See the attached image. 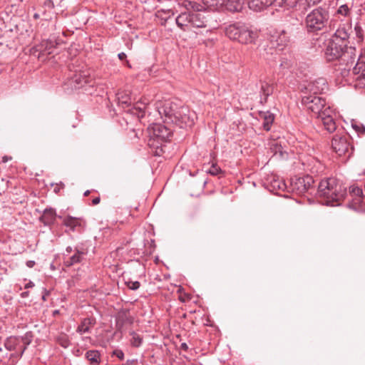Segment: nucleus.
Here are the masks:
<instances>
[{"label":"nucleus","instance_id":"393cba45","mask_svg":"<svg viewBox=\"0 0 365 365\" xmlns=\"http://www.w3.org/2000/svg\"><path fill=\"white\" fill-rule=\"evenodd\" d=\"M147 103L138 101L130 110L131 114L136 115L138 118H143L145 114Z\"/></svg>","mask_w":365,"mask_h":365},{"label":"nucleus","instance_id":"cd10ccee","mask_svg":"<svg viewBox=\"0 0 365 365\" xmlns=\"http://www.w3.org/2000/svg\"><path fill=\"white\" fill-rule=\"evenodd\" d=\"M86 358L91 365H98L101 363V354L98 350H89L86 353Z\"/></svg>","mask_w":365,"mask_h":365},{"label":"nucleus","instance_id":"9b49d317","mask_svg":"<svg viewBox=\"0 0 365 365\" xmlns=\"http://www.w3.org/2000/svg\"><path fill=\"white\" fill-rule=\"evenodd\" d=\"M150 141L153 140L158 143L167 142L173 135V130L161 123H153L148 128Z\"/></svg>","mask_w":365,"mask_h":365},{"label":"nucleus","instance_id":"58836bf2","mask_svg":"<svg viewBox=\"0 0 365 365\" xmlns=\"http://www.w3.org/2000/svg\"><path fill=\"white\" fill-rule=\"evenodd\" d=\"M113 356H117L120 360L124 359V353L120 349H115L112 353Z\"/></svg>","mask_w":365,"mask_h":365},{"label":"nucleus","instance_id":"f03ea898","mask_svg":"<svg viewBox=\"0 0 365 365\" xmlns=\"http://www.w3.org/2000/svg\"><path fill=\"white\" fill-rule=\"evenodd\" d=\"M302 103L307 110L316 115L322 123L324 129L329 133L336 130V113L330 106L327 104L325 99L318 96L303 95Z\"/></svg>","mask_w":365,"mask_h":365},{"label":"nucleus","instance_id":"1a4fd4ad","mask_svg":"<svg viewBox=\"0 0 365 365\" xmlns=\"http://www.w3.org/2000/svg\"><path fill=\"white\" fill-rule=\"evenodd\" d=\"M329 27L335 30L331 38L348 45L349 39L352 33V24L349 19H339L338 16L330 21Z\"/></svg>","mask_w":365,"mask_h":365},{"label":"nucleus","instance_id":"ddd939ff","mask_svg":"<svg viewBox=\"0 0 365 365\" xmlns=\"http://www.w3.org/2000/svg\"><path fill=\"white\" fill-rule=\"evenodd\" d=\"M92 81L88 71H76L70 78L68 83L73 89H79L83 88L86 84L91 83Z\"/></svg>","mask_w":365,"mask_h":365},{"label":"nucleus","instance_id":"49530a36","mask_svg":"<svg viewBox=\"0 0 365 365\" xmlns=\"http://www.w3.org/2000/svg\"><path fill=\"white\" fill-rule=\"evenodd\" d=\"M100 200H101L100 197H95L92 200V203H93V205H98L100 202Z\"/></svg>","mask_w":365,"mask_h":365},{"label":"nucleus","instance_id":"b1692460","mask_svg":"<svg viewBox=\"0 0 365 365\" xmlns=\"http://www.w3.org/2000/svg\"><path fill=\"white\" fill-rule=\"evenodd\" d=\"M259 117L263 120L262 126L267 131L269 130L274 122V116L269 111L259 112Z\"/></svg>","mask_w":365,"mask_h":365},{"label":"nucleus","instance_id":"20e7f679","mask_svg":"<svg viewBox=\"0 0 365 365\" xmlns=\"http://www.w3.org/2000/svg\"><path fill=\"white\" fill-rule=\"evenodd\" d=\"M317 195L323 204L338 205L346 195V187L335 178H326L319 183Z\"/></svg>","mask_w":365,"mask_h":365},{"label":"nucleus","instance_id":"f3484780","mask_svg":"<svg viewBox=\"0 0 365 365\" xmlns=\"http://www.w3.org/2000/svg\"><path fill=\"white\" fill-rule=\"evenodd\" d=\"M96 319L93 317H86L81 320L78 326L76 331L81 334L90 333L92 327L96 324Z\"/></svg>","mask_w":365,"mask_h":365},{"label":"nucleus","instance_id":"8fccbe9b","mask_svg":"<svg viewBox=\"0 0 365 365\" xmlns=\"http://www.w3.org/2000/svg\"><path fill=\"white\" fill-rule=\"evenodd\" d=\"M11 160V157H9L7 155H5L2 158V162L3 163H6L8 162L9 160Z\"/></svg>","mask_w":365,"mask_h":365},{"label":"nucleus","instance_id":"4468645a","mask_svg":"<svg viewBox=\"0 0 365 365\" xmlns=\"http://www.w3.org/2000/svg\"><path fill=\"white\" fill-rule=\"evenodd\" d=\"M327 88V81L323 78H319L314 81L309 82L302 88L303 95L317 96L322 93Z\"/></svg>","mask_w":365,"mask_h":365},{"label":"nucleus","instance_id":"603ef678","mask_svg":"<svg viewBox=\"0 0 365 365\" xmlns=\"http://www.w3.org/2000/svg\"><path fill=\"white\" fill-rule=\"evenodd\" d=\"M29 292H22V293L21 294V297L22 298H26V297H27L29 296Z\"/></svg>","mask_w":365,"mask_h":365},{"label":"nucleus","instance_id":"2f4dec72","mask_svg":"<svg viewBox=\"0 0 365 365\" xmlns=\"http://www.w3.org/2000/svg\"><path fill=\"white\" fill-rule=\"evenodd\" d=\"M16 352L12 353L9 355L7 365H15L18 360L21 359L23 356V354H21V351H15Z\"/></svg>","mask_w":365,"mask_h":365},{"label":"nucleus","instance_id":"9d476101","mask_svg":"<svg viewBox=\"0 0 365 365\" xmlns=\"http://www.w3.org/2000/svg\"><path fill=\"white\" fill-rule=\"evenodd\" d=\"M314 180L312 176L307 175L303 177H296L292 179L290 184V189L297 195H304L306 192L312 193Z\"/></svg>","mask_w":365,"mask_h":365},{"label":"nucleus","instance_id":"412c9836","mask_svg":"<svg viewBox=\"0 0 365 365\" xmlns=\"http://www.w3.org/2000/svg\"><path fill=\"white\" fill-rule=\"evenodd\" d=\"M56 218V210L53 208H46L43 210V215L40 217V220L46 225H50L54 223Z\"/></svg>","mask_w":365,"mask_h":365},{"label":"nucleus","instance_id":"39448f33","mask_svg":"<svg viewBox=\"0 0 365 365\" xmlns=\"http://www.w3.org/2000/svg\"><path fill=\"white\" fill-rule=\"evenodd\" d=\"M354 51V48L352 47L348 51L346 44L331 38L326 46L324 55L328 61L340 60L346 63L345 68L349 67V64L350 67H352L356 58L355 55L352 56Z\"/></svg>","mask_w":365,"mask_h":365},{"label":"nucleus","instance_id":"f8f14e48","mask_svg":"<svg viewBox=\"0 0 365 365\" xmlns=\"http://www.w3.org/2000/svg\"><path fill=\"white\" fill-rule=\"evenodd\" d=\"M349 140V136L347 135H335L331 142L333 150L340 156L349 153V150H353V147Z\"/></svg>","mask_w":365,"mask_h":365},{"label":"nucleus","instance_id":"de8ad7c7","mask_svg":"<svg viewBox=\"0 0 365 365\" xmlns=\"http://www.w3.org/2000/svg\"><path fill=\"white\" fill-rule=\"evenodd\" d=\"M120 60H124L126 58V54L124 52H121L118 55Z\"/></svg>","mask_w":365,"mask_h":365},{"label":"nucleus","instance_id":"37998d69","mask_svg":"<svg viewBox=\"0 0 365 365\" xmlns=\"http://www.w3.org/2000/svg\"><path fill=\"white\" fill-rule=\"evenodd\" d=\"M36 262L34 260H29L26 262V264L28 267L32 268L35 265Z\"/></svg>","mask_w":365,"mask_h":365},{"label":"nucleus","instance_id":"4be33fe9","mask_svg":"<svg viewBox=\"0 0 365 365\" xmlns=\"http://www.w3.org/2000/svg\"><path fill=\"white\" fill-rule=\"evenodd\" d=\"M21 344L20 336H11L8 338L4 341V347L8 351H19V346Z\"/></svg>","mask_w":365,"mask_h":365},{"label":"nucleus","instance_id":"c756f323","mask_svg":"<svg viewBox=\"0 0 365 365\" xmlns=\"http://www.w3.org/2000/svg\"><path fill=\"white\" fill-rule=\"evenodd\" d=\"M349 14H350L349 8L347 6V4H341L339 7V9H338L336 13L334 14V17H336V16H338L339 19H346V17H347L349 15Z\"/></svg>","mask_w":365,"mask_h":365},{"label":"nucleus","instance_id":"aec40b11","mask_svg":"<svg viewBox=\"0 0 365 365\" xmlns=\"http://www.w3.org/2000/svg\"><path fill=\"white\" fill-rule=\"evenodd\" d=\"M191 15L192 12L187 10L179 14L175 19L178 26L182 30H185V27L191 24Z\"/></svg>","mask_w":365,"mask_h":365},{"label":"nucleus","instance_id":"ea45409f","mask_svg":"<svg viewBox=\"0 0 365 365\" xmlns=\"http://www.w3.org/2000/svg\"><path fill=\"white\" fill-rule=\"evenodd\" d=\"M321 1L322 0H304V1L306 3L307 9H308V7L311 6H314L315 4H319V2H321Z\"/></svg>","mask_w":365,"mask_h":365},{"label":"nucleus","instance_id":"c9c22d12","mask_svg":"<svg viewBox=\"0 0 365 365\" xmlns=\"http://www.w3.org/2000/svg\"><path fill=\"white\" fill-rule=\"evenodd\" d=\"M220 172L221 169L216 164H212V166L207 170V173L212 175H217Z\"/></svg>","mask_w":365,"mask_h":365},{"label":"nucleus","instance_id":"a211bd4d","mask_svg":"<svg viewBox=\"0 0 365 365\" xmlns=\"http://www.w3.org/2000/svg\"><path fill=\"white\" fill-rule=\"evenodd\" d=\"M282 3L287 9H294L302 13L307 11V6L304 0H282Z\"/></svg>","mask_w":365,"mask_h":365},{"label":"nucleus","instance_id":"4d7b16f0","mask_svg":"<svg viewBox=\"0 0 365 365\" xmlns=\"http://www.w3.org/2000/svg\"><path fill=\"white\" fill-rule=\"evenodd\" d=\"M58 314V310L53 311V315Z\"/></svg>","mask_w":365,"mask_h":365},{"label":"nucleus","instance_id":"a18cd8bd","mask_svg":"<svg viewBox=\"0 0 365 365\" xmlns=\"http://www.w3.org/2000/svg\"><path fill=\"white\" fill-rule=\"evenodd\" d=\"M63 186L64 185H63V184L62 182H61L60 185H57L56 187L54 188V192H59L60 189L63 188Z\"/></svg>","mask_w":365,"mask_h":365},{"label":"nucleus","instance_id":"6e6d98bb","mask_svg":"<svg viewBox=\"0 0 365 365\" xmlns=\"http://www.w3.org/2000/svg\"><path fill=\"white\" fill-rule=\"evenodd\" d=\"M89 194H90V190H86V191L83 193V195H84V196H88Z\"/></svg>","mask_w":365,"mask_h":365},{"label":"nucleus","instance_id":"c85d7f7f","mask_svg":"<svg viewBox=\"0 0 365 365\" xmlns=\"http://www.w3.org/2000/svg\"><path fill=\"white\" fill-rule=\"evenodd\" d=\"M273 92V86L269 85V83L266 82L262 83L261 85V102L263 101L264 102L267 101V98L269 96H270Z\"/></svg>","mask_w":365,"mask_h":365},{"label":"nucleus","instance_id":"0eeeda50","mask_svg":"<svg viewBox=\"0 0 365 365\" xmlns=\"http://www.w3.org/2000/svg\"><path fill=\"white\" fill-rule=\"evenodd\" d=\"M329 20L327 9L319 6L312 9L305 16L304 24L308 33L317 34L326 28Z\"/></svg>","mask_w":365,"mask_h":365},{"label":"nucleus","instance_id":"6ab92c4d","mask_svg":"<svg viewBox=\"0 0 365 365\" xmlns=\"http://www.w3.org/2000/svg\"><path fill=\"white\" fill-rule=\"evenodd\" d=\"M63 225L69 227L71 231L79 232L83 226V221L76 217L68 216L63 219Z\"/></svg>","mask_w":365,"mask_h":365},{"label":"nucleus","instance_id":"09e8293b","mask_svg":"<svg viewBox=\"0 0 365 365\" xmlns=\"http://www.w3.org/2000/svg\"><path fill=\"white\" fill-rule=\"evenodd\" d=\"M180 349L184 350V351H187L188 349V346L186 343H182L180 344Z\"/></svg>","mask_w":365,"mask_h":365},{"label":"nucleus","instance_id":"5fc2aeb1","mask_svg":"<svg viewBox=\"0 0 365 365\" xmlns=\"http://www.w3.org/2000/svg\"><path fill=\"white\" fill-rule=\"evenodd\" d=\"M71 251H72V248H71V247H68L66 248V252H67L70 253Z\"/></svg>","mask_w":365,"mask_h":365},{"label":"nucleus","instance_id":"f704fd0d","mask_svg":"<svg viewBox=\"0 0 365 365\" xmlns=\"http://www.w3.org/2000/svg\"><path fill=\"white\" fill-rule=\"evenodd\" d=\"M271 186L276 190H284L286 188L285 183L279 180H274L272 182Z\"/></svg>","mask_w":365,"mask_h":365},{"label":"nucleus","instance_id":"72a5a7b5","mask_svg":"<svg viewBox=\"0 0 365 365\" xmlns=\"http://www.w3.org/2000/svg\"><path fill=\"white\" fill-rule=\"evenodd\" d=\"M131 339L130 342L133 346L138 347L141 345L143 339L141 336L135 331L130 332Z\"/></svg>","mask_w":365,"mask_h":365},{"label":"nucleus","instance_id":"e433bc0d","mask_svg":"<svg viewBox=\"0 0 365 365\" xmlns=\"http://www.w3.org/2000/svg\"><path fill=\"white\" fill-rule=\"evenodd\" d=\"M140 282L138 281H129L127 282V286L132 290H137L140 287Z\"/></svg>","mask_w":365,"mask_h":365},{"label":"nucleus","instance_id":"2eb2a0df","mask_svg":"<svg viewBox=\"0 0 365 365\" xmlns=\"http://www.w3.org/2000/svg\"><path fill=\"white\" fill-rule=\"evenodd\" d=\"M271 41L274 46L282 47V49L289 41V36L284 30L276 31L271 37Z\"/></svg>","mask_w":365,"mask_h":365},{"label":"nucleus","instance_id":"3c124183","mask_svg":"<svg viewBox=\"0 0 365 365\" xmlns=\"http://www.w3.org/2000/svg\"><path fill=\"white\" fill-rule=\"evenodd\" d=\"M118 98H119L120 103H121L122 104H129L130 103L127 98L123 99V97H122V100H120V97Z\"/></svg>","mask_w":365,"mask_h":365},{"label":"nucleus","instance_id":"6e6552de","mask_svg":"<svg viewBox=\"0 0 365 365\" xmlns=\"http://www.w3.org/2000/svg\"><path fill=\"white\" fill-rule=\"evenodd\" d=\"M225 34L229 38L244 44L254 43L258 37L257 32L240 23L229 25Z\"/></svg>","mask_w":365,"mask_h":365},{"label":"nucleus","instance_id":"473e14b6","mask_svg":"<svg viewBox=\"0 0 365 365\" xmlns=\"http://www.w3.org/2000/svg\"><path fill=\"white\" fill-rule=\"evenodd\" d=\"M354 32L358 43H361L364 41V30L361 26L356 23L354 26Z\"/></svg>","mask_w":365,"mask_h":365},{"label":"nucleus","instance_id":"7ed1b4c3","mask_svg":"<svg viewBox=\"0 0 365 365\" xmlns=\"http://www.w3.org/2000/svg\"><path fill=\"white\" fill-rule=\"evenodd\" d=\"M248 6L255 11H259L272 4L274 0H247ZM245 0H203L207 9L239 12L243 9Z\"/></svg>","mask_w":365,"mask_h":365},{"label":"nucleus","instance_id":"79ce46f5","mask_svg":"<svg viewBox=\"0 0 365 365\" xmlns=\"http://www.w3.org/2000/svg\"><path fill=\"white\" fill-rule=\"evenodd\" d=\"M43 15L44 16V19L46 21H49L52 19V14H48L46 11H44Z\"/></svg>","mask_w":365,"mask_h":365},{"label":"nucleus","instance_id":"a878e982","mask_svg":"<svg viewBox=\"0 0 365 365\" xmlns=\"http://www.w3.org/2000/svg\"><path fill=\"white\" fill-rule=\"evenodd\" d=\"M85 255V252L76 250L74 255H73L68 259L64 261V264L66 267H71L76 263L81 262Z\"/></svg>","mask_w":365,"mask_h":365},{"label":"nucleus","instance_id":"c03bdc74","mask_svg":"<svg viewBox=\"0 0 365 365\" xmlns=\"http://www.w3.org/2000/svg\"><path fill=\"white\" fill-rule=\"evenodd\" d=\"M34 287V283L31 281H29L28 283H26L24 286L25 289H29Z\"/></svg>","mask_w":365,"mask_h":365},{"label":"nucleus","instance_id":"a19ab883","mask_svg":"<svg viewBox=\"0 0 365 365\" xmlns=\"http://www.w3.org/2000/svg\"><path fill=\"white\" fill-rule=\"evenodd\" d=\"M43 6L50 10L54 8V4L52 0H46L43 3Z\"/></svg>","mask_w":365,"mask_h":365},{"label":"nucleus","instance_id":"7c9ffc66","mask_svg":"<svg viewBox=\"0 0 365 365\" xmlns=\"http://www.w3.org/2000/svg\"><path fill=\"white\" fill-rule=\"evenodd\" d=\"M351 125L358 136H361L365 134V126L361 122L356 120H351Z\"/></svg>","mask_w":365,"mask_h":365},{"label":"nucleus","instance_id":"bb28decb","mask_svg":"<svg viewBox=\"0 0 365 365\" xmlns=\"http://www.w3.org/2000/svg\"><path fill=\"white\" fill-rule=\"evenodd\" d=\"M33 337L34 335L31 331H27L24 335L20 336L21 344L19 350L21 351V354H24V351L27 349V346L31 343Z\"/></svg>","mask_w":365,"mask_h":365},{"label":"nucleus","instance_id":"423d86ee","mask_svg":"<svg viewBox=\"0 0 365 365\" xmlns=\"http://www.w3.org/2000/svg\"><path fill=\"white\" fill-rule=\"evenodd\" d=\"M180 5L185 8V10L192 12L190 25L196 28L208 27L205 32L207 34H211V26L210 24V21L207 18L209 15L205 16V14L202 13V11L207 9V6L204 4L203 1L202 4H201L194 1L182 0L180 3Z\"/></svg>","mask_w":365,"mask_h":365},{"label":"nucleus","instance_id":"5701e85b","mask_svg":"<svg viewBox=\"0 0 365 365\" xmlns=\"http://www.w3.org/2000/svg\"><path fill=\"white\" fill-rule=\"evenodd\" d=\"M349 193L353 197V201L355 204H360L362 202V199L364 197L363 190L355 185H351L349 187Z\"/></svg>","mask_w":365,"mask_h":365},{"label":"nucleus","instance_id":"4c0bfd02","mask_svg":"<svg viewBox=\"0 0 365 365\" xmlns=\"http://www.w3.org/2000/svg\"><path fill=\"white\" fill-rule=\"evenodd\" d=\"M356 81L358 82V85L361 86H365V74H360L355 77Z\"/></svg>","mask_w":365,"mask_h":365},{"label":"nucleus","instance_id":"f257e3e1","mask_svg":"<svg viewBox=\"0 0 365 365\" xmlns=\"http://www.w3.org/2000/svg\"><path fill=\"white\" fill-rule=\"evenodd\" d=\"M158 111L165 123L186 129L191 128L197 119L195 112L188 107L166 100L158 106Z\"/></svg>","mask_w":365,"mask_h":365},{"label":"nucleus","instance_id":"864d4df0","mask_svg":"<svg viewBox=\"0 0 365 365\" xmlns=\"http://www.w3.org/2000/svg\"><path fill=\"white\" fill-rule=\"evenodd\" d=\"M34 18L35 19H39V18H40V15H39L38 14H37V13H35V14H34Z\"/></svg>","mask_w":365,"mask_h":365},{"label":"nucleus","instance_id":"dca6fc26","mask_svg":"<svg viewBox=\"0 0 365 365\" xmlns=\"http://www.w3.org/2000/svg\"><path fill=\"white\" fill-rule=\"evenodd\" d=\"M350 64L349 67L344 68L342 71V75L345 76L346 75H353L358 76L360 74H365V62L358 61L356 63L355 66L351 69Z\"/></svg>","mask_w":365,"mask_h":365}]
</instances>
